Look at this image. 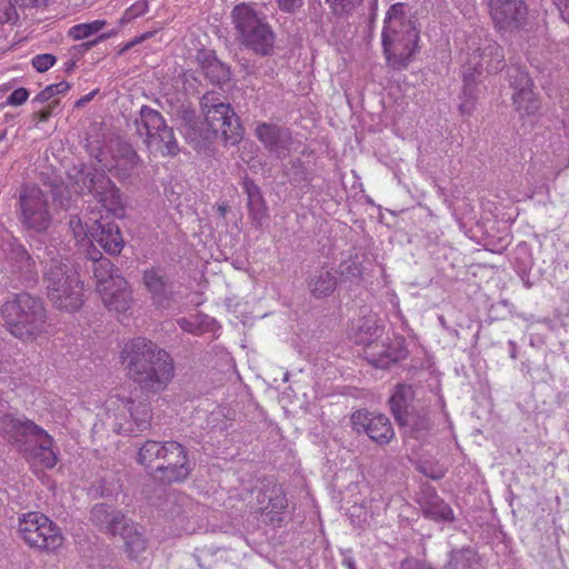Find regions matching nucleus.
<instances>
[{"label":"nucleus","mask_w":569,"mask_h":569,"mask_svg":"<svg viewBox=\"0 0 569 569\" xmlns=\"http://www.w3.org/2000/svg\"><path fill=\"white\" fill-rule=\"evenodd\" d=\"M339 273L342 278L347 280H356L361 278L362 276V266L358 261V258H350L348 260L342 261L339 264Z\"/></svg>","instance_id":"nucleus-40"},{"label":"nucleus","mask_w":569,"mask_h":569,"mask_svg":"<svg viewBox=\"0 0 569 569\" xmlns=\"http://www.w3.org/2000/svg\"><path fill=\"white\" fill-rule=\"evenodd\" d=\"M365 352L368 361L380 369H386L390 365L405 359L407 356V351L401 341H397L393 345L373 343L369 348H366Z\"/></svg>","instance_id":"nucleus-25"},{"label":"nucleus","mask_w":569,"mask_h":569,"mask_svg":"<svg viewBox=\"0 0 569 569\" xmlns=\"http://www.w3.org/2000/svg\"><path fill=\"white\" fill-rule=\"evenodd\" d=\"M382 331V327L378 325L377 316L369 313L353 323L350 336L355 343L369 348L381 336Z\"/></svg>","instance_id":"nucleus-28"},{"label":"nucleus","mask_w":569,"mask_h":569,"mask_svg":"<svg viewBox=\"0 0 569 569\" xmlns=\"http://www.w3.org/2000/svg\"><path fill=\"white\" fill-rule=\"evenodd\" d=\"M28 97L29 92L26 88H18L7 98V103L10 106H20L27 101Z\"/></svg>","instance_id":"nucleus-47"},{"label":"nucleus","mask_w":569,"mask_h":569,"mask_svg":"<svg viewBox=\"0 0 569 569\" xmlns=\"http://www.w3.org/2000/svg\"><path fill=\"white\" fill-rule=\"evenodd\" d=\"M351 422L357 432H365L379 445L389 443L395 436L391 422L385 415L359 410L352 413Z\"/></svg>","instance_id":"nucleus-17"},{"label":"nucleus","mask_w":569,"mask_h":569,"mask_svg":"<svg viewBox=\"0 0 569 569\" xmlns=\"http://www.w3.org/2000/svg\"><path fill=\"white\" fill-rule=\"evenodd\" d=\"M16 16L14 4L11 0H0V23L9 22Z\"/></svg>","instance_id":"nucleus-45"},{"label":"nucleus","mask_w":569,"mask_h":569,"mask_svg":"<svg viewBox=\"0 0 569 569\" xmlns=\"http://www.w3.org/2000/svg\"><path fill=\"white\" fill-rule=\"evenodd\" d=\"M415 392L411 386L397 385L389 399L390 410L397 422L408 421V416L415 411Z\"/></svg>","instance_id":"nucleus-29"},{"label":"nucleus","mask_w":569,"mask_h":569,"mask_svg":"<svg viewBox=\"0 0 569 569\" xmlns=\"http://www.w3.org/2000/svg\"><path fill=\"white\" fill-rule=\"evenodd\" d=\"M177 323L179 325V327L183 330V331H187V332H193L194 329H196V326L194 323L187 319V318H180L177 320Z\"/></svg>","instance_id":"nucleus-54"},{"label":"nucleus","mask_w":569,"mask_h":569,"mask_svg":"<svg viewBox=\"0 0 569 569\" xmlns=\"http://www.w3.org/2000/svg\"><path fill=\"white\" fill-rule=\"evenodd\" d=\"M243 191L247 194L249 217L256 228H261L268 220V208L262 197L261 189L254 181L246 177L242 181Z\"/></svg>","instance_id":"nucleus-26"},{"label":"nucleus","mask_w":569,"mask_h":569,"mask_svg":"<svg viewBox=\"0 0 569 569\" xmlns=\"http://www.w3.org/2000/svg\"><path fill=\"white\" fill-rule=\"evenodd\" d=\"M400 569H435L429 563L416 559V558H407L401 561Z\"/></svg>","instance_id":"nucleus-48"},{"label":"nucleus","mask_w":569,"mask_h":569,"mask_svg":"<svg viewBox=\"0 0 569 569\" xmlns=\"http://www.w3.org/2000/svg\"><path fill=\"white\" fill-rule=\"evenodd\" d=\"M12 271L26 287L38 283L39 274L34 259L21 243H12L9 252Z\"/></svg>","instance_id":"nucleus-21"},{"label":"nucleus","mask_w":569,"mask_h":569,"mask_svg":"<svg viewBox=\"0 0 569 569\" xmlns=\"http://www.w3.org/2000/svg\"><path fill=\"white\" fill-rule=\"evenodd\" d=\"M489 9L495 26L505 31L519 29L527 18V6L523 0L489 1Z\"/></svg>","instance_id":"nucleus-18"},{"label":"nucleus","mask_w":569,"mask_h":569,"mask_svg":"<svg viewBox=\"0 0 569 569\" xmlns=\"http://www.w3.org/2000/svg\"><path fill=\"white\" fill-rule=\"evenodd\" d=\"M468 59L462 66L463 101L459 104L461 114L470 116L475 110L477 83L483 70L498 72L505 68V54L502 48L490 38L472 40L468 47Z\"/></svg>","instance_id":"nucleus-3"},{"label":"nucleus","mask_w":569,"mask_h":569,"mask_svg":"<svg viewBox=\"0 0 569 569\" xmlns=\"http://www.w3.org/2000/svg\"><path fill=\"white\" fill-rule=\"evenodd\" d=\"M257 501L263 513L270 515L272 523L281 521L280 515L288 506L286 493L281 486L272 483L258 492Z\"/></svg>","instance_id":"nucleus-23"},{"label":"nucleus","mask_w":569,"mask_h":569,"mask_svg":"<svg viewBox=\"0 0 569 569\" xmlns=\"http://www.w3.org/2000/svg\"><path fill=\"white\" fill-rule=\"evenodd\" d=\"M510 86L513 88L512 102L521 114H535L540 108V101L532 90L533 82L529 74L518 67L508 69Z\"/></svg>","instance_id":"nucleus-15"},{"label":"nucleus","mask_w":569,"mask_h":569,"mask_svg":"<svg viewBox=\"0 0 569 569\" xmlns=\"http://www.w3.org/2000/svg\"><path fill=\"white\" fill-rule=\"evenodd\" d=\"M152 36L151 32H146L143 33L142 36L140 37H136L133 40L129 41L128 43L124 44V47L120 50V54L124 53L126 51H128L129 49H131L133 46L142 42L143 40L150 38Z\"/></svg>","instance_id":"nucleus-52"},{"label":"nucleus","mask_w":569,"mask_h":569,"mask_svg":"<svg viewBox=\"0 0 569 569\" xmlns=\"http://www.w3.org/2000/svg\"><path fill=\"white\" fill-rule=\"evenodd\" d=\"M74 66V62H70L69 66L67 67V71L71 70Z\"/></svg>","instance_id":"nucleus-61"},{"label":"nucleus","mask_w":569,"mask_h":569,"mask_svg":"<svg viewBox=\"0 0 569 569\" xmlns=\"http://www.w3.org/2000/svg\"><path fill=\"white\" fill-rule=\"evenodd\" d=\"M163 461L156 468V477L171 483L183 481L191 472L186 448L177 441L147 440L139 449L137 461L146 467Z\"/></svg>","instance_id":"nucleus-6"},{"label":"nucleus","mask_w":569,"mask_h":569,"mask_svg":"<svg viewBox=\"0 0 569 569\" xmlns=\"http://www.w3.org/2000/svg\"><path fill=\"white\" fill-rule=\"evenodd\" d=\"M94 278L97 279V288L102 287L104 282H111L113 278L121 277L118 270L108 258L98 259L91 267Z\"/></svg>","instance_id":"nucleus-37"},{"label":"nucleus","mask_w":569,"mask_h":569,"mask_svg":"<svg viewBox=\"0 0 569 569\" xmlns=\"http://www.w3.org/2000/svg\"><path fill=\"white\" fill-rule=\"evenodd\" d=\"M147 11L148 0H138L124 11L120 22L129 23L132 20L143 16Z\"/></svg>","instance_id":"nucleus-43"},{"label":"nucleus","mask_w":569,"mask_h":569,"mask_svg":"<svg viewBox=\"0 0 569 569\" xmlns=\"http://www.w3.org/2000/svg\"><path fill=\"white\" fill-rule=\"evenodd\" d=\"M98 292L109 311L122 313L132 306V291L123 277H116L111 282H104L102 287H98Z\"/></svg>","instance_id":"nucleus-20"},{"label":"nucleus","mask_w":569,"mask_h":569,"mask_svg":"<svg viewBox=\"0 0 569 569\" xmlns=\"http://www.w3.org/2000/svg\"><path fill=\"white\" fill-rule=\"evenodd\" d=\"M18 531L30 548L41 551H54L63 542L60 528L40 512L30 511L21 515Z\"/></svg>","instance_id":"nucleus-13"},{"label":"nucleus","mask_w":569,"mask_h":569,"mask_svg":"<svg viewBox=\"0 0 569 569\" xmlns=\"http://www.w3.org/2000/svg\"><path fill=\"white\" fill-rule=\"evenodd\" d=\"M70 89V83L67 81H61L59 83L47 86L41 92L37 94V97L32 100V103L39 102L43 103L50 100L52 97L59 93H64Z\"/></svg>","instance_id":"nucleus-41"},{"label":"nucleus","mask_w":569,"mask_h":569,"mask_svg":"<svg viewBox=\"0 0 569 569\" xmlns=\"http://www.w3.org/2000/svg\"><path fill=\"white\" fill-rule=\"evenodd\" d=\"M236 40L240 46L266 57L273 53L274 33L263 16L247 3L237 4L231 12Z\"/></svg>","instance_id":"nucleus-7"},{"label":"nucleus","mask_w":569,"mask_h":569,"mask_svg":"<svg viewBox=\"0 0 569 569\" xmlns=\"http://www.w3.org/2000/svg\"><path fill=\"white\" fill-rule=\"evenodd\" d=\"M52 110H53V104H49L44 109L40 110L38 112L39 121H42V122L47 121L51 117Z\"/></svg>","instance_id":"nucleus-55"},{"label":"nucleus","mask_w":569,"mask_h":569,"mask_svg":"<svg viewBox=\"0 0 569 569\" xmlns=\"http://www.w3.org/2000/svg\"><path fill=\"white\" fill-rule=\"evenodd\" d=\"M134 127L137 134L149 150L160 152L162 156L178 154L179 146L173 130L167 126L158 110L142 106L139 116L134 119Z\"/></svg>","instance_id":"nucleus-10"},{"label":"nucleus","mask_w":569,"mask_h":569,"mask_svg":"<svg viewBox=\"0 0 569 569\" xmlns=\"http://www.w3.org/2000/svg\"><path fill=\"white\" fill-rule=\"evenodd\" d=\"M122 409L116 418L114 431L127 436H138L151 426L152 412L147 401L122 399Z\"/></svg>","instance_id":"nucleus-14"},{"label":"nucleus","mask_w":569,"mask_h":569,"mask_svg":"<svg viewBox=\"0 0 569 569\" xmlns=\"http://www.w3.org/2000/svg\"><path fill=\"white\" fill-rule=\"evenodd\" d=\"M79 191L91 193L94 199L114 216L121 217L124 211L122 196L114 182L104 173L94 168L82 166L74 169L71 176Z\"/></svg>","instance_id":"nucleus-11"},{"label":"nucleus","mask_w":569,"mask_h":569,"mask_svg":"<svg viewBox=\"0 0 569 569\" xmlns=\"http://www.w3.org/2000/svg\"><path fill=\"white\" fill-rule=\"evenodd\" d=\"M92 230V239L109 254H119L123 248V238L116 222H99Z\"/></svg>","instance_id":"nucleus-27"},{"label":"nucleus","mask_w":569,"mask_h":569,"mask_svg":"<svg viewBox=\"0 0 569 569\" xmlns=\"http://www.w3.org/2000/svg\"><path fill=\"white\" fill-rule=\"evenodd\" d=\"M93 94H94V92L89 93L88 96H86L84 98H82V99L78 102V104H80V103H82V102H87V101H89V100L92 98V96H93Z\"/></svg>","instance_id":"nucleus-58"},{"label":"nucleus","mask_w":569,"mask_h":569,"mask_svg":"<svg viewBox=\"0 0 569 569\" xmlns=\"http://www.w3.org/2000/svg\"><path fill=\"white\" fill-rule=\"evenodd\" d=\"M114 34V32H104V33H100L98 34L94 39L92 40H88L87 42H83L80 47L83 49V50H89L91 49L92 47H94L96 44H98L99 42L101 41H104L107 39H109L110 37H112Z\"/></svg>","instance_id":"nucleus-50"},{"label":"nucleus","mask_w":569,"mask_h":569,"mask_svg":"<svg viewBox=\"0 0 569 569\" xmlns=\"http://www.w3.org/2000/svg\"><path fill=\"white\" fill-rule=\"evenodd\" d=\"M142 281L158 308L168 309L171 306L174 300L173 282L163 269L150 268L144 270Z\"/></svg>","instance_id":"nucleus-19"},{"label":"nucleus","mask_w":569,"mask_h":569,"mask_svg":"<svg viewBox=\"0 0 569 569\" xmlns=\"http://www.w3.org/2000/svg\"><path fill=\"white\" fill-rule=\"evenodd\" d=\"M277 2L281 11L289 13L295 12L303 4V0H277Z\"/></svg>","instance_id":"nucleus-49"},{"label":"nucleus","mask_w":569,"mask_h":569,"mask_svg":"<svg viewBox=\"0 0 569 569\" xmlns=\"http://www.w3.org/2000/svg\"><path fill=\"white\" fill-rule=\"evenodd\" d=\"M120 361L128 378L147 392L157 393L164 390L174 376L171 356L143 337L123 345Z\"/></svg>","instance_id":"nucleus-1"},{"label":"nucleus","mask_w":569,"mask_h":569,"mask_svg":"<svg viewBox=\"0 0 569 569\" xmlns=\"http://www.w3.org/2000/svg\"><path fill=\"white\" fill-rule=\"evenodd\" d=\"M43 283L54 308L72 313L83 305V282L68 259L51 258L44 267Z\"/></svg>","instance_id":"nucleus-4"},{"label":"nucleus","mask_w":569,"mask_h":569,"mask_svg":"<svg viewBox=\"0 0 569 569\" xmlns=\"http://www.w3.org/2000/svg\"><path fill=\"white\" fill-rule=\"evenodd\" d=\"M226 212H227V207H226V206H220V207H219V213H220V216L224 217Z\"/></svg>","instance_id":"nucleus-59"},{"label":"nucleus","mask_w":569,"mask_h":569,"mask_svg":"<svg viewBox=\"0 0 569 569\" xmlns=\"http://www.w3.org/2000/svg\"><path fill=\"white\" fill-rule=\"evenodd\" d=\"M398 423L401 427L408 428L416 437H418L420 432H426L431 428L430 418L426 413H417L416 411H412V413L408 416V421Z\"/></svg>","instance_id":"nucleus-39"},{"label":"nucleus","mask_w":569,"mask_h":569,"mask_svg":"<svg viewBox=\"0 0 569 569\" xmlns=\"http://www.w3.org/2000/svg\"><path fill=\"white\" fill-rule=\"evenodd\" d=\"M69 228L76 239H81L87 234L86 227L78 216H71L69 219Z\"/></svg>","instance_id":"nucleus-46"},{"label":"nucleus","mask_w":569,"mask_h":569,"mask_svg":"<svg viewBox=\"0 0 569 569\" xmlns=\"http://www.w3.org/2000/svg\"><path fill=\"white\" fill-rule=\"evenodd\" d=\"M525 284H526V287H527V288H530V287H531V283H530L528 280H527V281H525Z\"/></svg>","instance_id":"nucleus-62"},{"label":"nucleus","mask_w":569,"mask_h":569,"mask_svg":"<svg viewBox=\"0 0 569 569\" xmlns=\"http://www.w3.org/2000/svg\"><path fill=\"white\" fill-rule=\"evenodd\" d=\"M17 199V218L22 229L44 233L53 220L48 194L34 184H23Z\"/></svg>","instance_id":"nucleus-9"},{"label":"nucleus","mask_w":569,"mask_h":569,"mask_svg":"<svg viewBox=\"0 0 569 569\" xmlns=\"http://www.w3.org/2000/svg\"><path fill=\"white\" fill-rule=\"evenodd\" d=\"M87 257H88V259L91 260L92 264L96 263L98 261V259L103 258L102 253L99 250H97L96 248L89 249L87 251Z\"/></svg>","instance_id":"nucleus-56"},{"label":"nucleus","mask_w":569,"mask_h":569,"mask_svg":"<svg viewBox=\"0 0 569 569\" xmlns=\"http://www.w3.org/2000/svg\"><path fill=\"white\" fill-rule=\"evenodd\" d=\"M197 61L202 73L212 84L222 87L231 80L230 67L220 61L213 51L200 50L197 53Z\"/></svg>","instance_id":"nucleus-24"},{"label":"nucleus","mask_w":569,"mask_h":569,"mask_svg":"<svg viewBox=\"0 0 569 569\" xmlns=\"http://www.w3.org/2000/svg\"><path fill=\"white\" fill-rule=\"evenodd\" d=\"M11 423L12 438L23 457L31 463L52 469L58 462L53 438L32 420L14 419Z\"/></svg>","instance_id":"nucleus-8"},{"label":"nucleus","mask_w":569,"mask_h":569,"mask_svg":"<svg viewBox=\"0 0 569 569\" xmlns=\"http://www.w3.org/2000/svg\"><path fill=\"white\" fill-rule=\"evenodd\" d=\"M118 536L123 539L126 552L131 559L138 558L147 549L146 538L131 520L127 522Z\"/></svg>","instance_id":"nucleus-35"},{"label":"nucleus","mask_w":569,"mask_h":569,"mask_svg":"<svg viewBox=\"0 0 569 569\" xmlns=\"http://www.w3.org/2000/svg\"><path fill=\"white\" fill-rule=\"evenodd\" d=\"M200 103L207 127L213 130L216 137L221 134L224 142L236 144L242 137V129L230 103L222 101L214 92L203 94Z\"/></svg>","instance_id":"nucleus-12"},{"label":"nucleus","mask_w":569,"mask_h":569,"mask_svg":"<svg viewBox=\"0 0 569 569\" xmlns=\"http://www.w3.org/2000/svg\"><path fill=\"white\" fill-rule=\"evenodd\" d=\"M347 565H348V568H349V569H356L355 563H353V561H352V560H348V561H347Z\"/></svg>","instance_id":"nucleus-60"},{"label":"nucleus","mask_w":569,"mask_h":569,"mask_svg":"<svg viewBox=\"0 0 569 569\" xmlns=\"http://www.w3.org/2000/svg\"><path fill=\"white\" fill-rule=\"evenodd\" d=\"M562 19L569 23V0H553Z\"/></svg>","instance_id":"nucleus-51"},{"label":"nucleus","mask_w":569,"mask_h":569,"mask_svg":"<svg viewBox=\"0 0 569 569\" xmlns=\"http://www.w3.org/2000/svg\"><path fill=\"white\" fill-rule=\"evenodd\" d=\"M14 6L19 7H39L47 4L49 0H11Z\"/></svg>","instance_id":"nucleus-53"},{"label":"nucleus","mask_w":569,"mask_h":569,"mask_svg":"<svg viewBox=\"0 0 569 569\" xmlns=\"http://www.w3.org/2000/svg\"><path fill=\"white\" fill-rule=\"evenodd\" d=\"M107 24L104 20L79 23L69 29V37L73 40H84L98 34Z\"/></svg>","instance_id":"nucleus-38"},{"label":"nucleus","mask_w":569,"mask_h":569,"mask_svg":"<svg viewBox=\"0 0 569 569\" xmlns=\"http://www.w3.org/2000/svg\"><path fill=\"white\" fill-rule=\"evenodd\" d=\"M116 146L117 152L114 154L112 169L117 171L119 177L127 178L138 167L140 157L132 146L127 142H117Z\"/></svg>","instance_id":"nucleus-33"},{"label":"nucleus","mask_w":569,"mask_h":569,"mask_svg":"<svg viewBox=\"0 0 569 569\" xmlns=\"http://www.w3.org/2000/svg\"><path fill=\"white\" fill-rule=\"evenodd\" d=\"M90 519L101 531L118 536L122 528L130 520L121 510L114 509L107 503H97L91 509Z\"/></svg>","instance_id":"nucleus-22"},{"label":"nucleus","mask_w":569,"mask_h":569,"mask_svg":"<svg viewBox=\"0 0 569 569\" xmlns=\"http://www.w3.org/2000/svg\"><path fill=\"white\" fill-rule=\"evenodd\" d=\"M181 131L187 142L196 150L206 149L217 138L213 130L209 129L207 123L199 119H188Z\"/></svg>","instance_id":"nucleus-30"},{"label":"nucleus","mask_w":569,"mask_h":569,"mask_svg":"<svg viewBox=\"0 0 569 569\" xmlns=\"http://www.w3.org/2000/svg\"><path fill=\"white\" fill-rule=\"evenodd\" d=\"M117 142L120 140H110L109 142L99 139L88 140L87 150L91 158H94L102 169L112 170L114 164V154L117 152Z\"/></svg>","instance_id":"nucleus-34"},{"label":"nucleus","mask_w":569,"mask_h":569,"mask_svg":"<svg viewBox=\"0 0 569 569\" xmlns=\"http://www.w3.org/2000/svg\"><path fill=\"white\" fill-rule=\"evenodd\" d=\"M420 507L426 518L436 521H453L455 515L451 507L435 491L426 493L420 500Z\"/></svg>","instance_id":"nucleus-32"},{"label":"nucleus","mask_w":569,"mask_h":569,"mask_svg":"<svg viewBox=\"0 0 569 569\" xmlns=\"http://www.w3.org/2000/svg\"><path fill=\"white\" fill-rule=\"evenodd\" d=\"M409 13L408 4L397 2L385 18L382 47L389 66L396 70L407 68L418 47L419 32Z\"/></svg>","instance_id":"nucleus-2"},{"label":"nucleus","mask_w":569,"mask_h":569,"mask_svg":"<svg viewBox=\"0 0 569 569\" xmlns=\"http://www.w3.org/2000/svg\"><path fill=\"white\" fill-rule=\"evenodd\" d=\"M1 317L12 336L28 341L36 339L44 330L47 310L40 298L21 292L2 305Z\"/></svg>","instance_id":"nucleus-5"},{"label":"nucleus","mask_w":569,"mask_h":569,"mask_svg":"<svg viewBox=\"0 0 569 569\" xmlns=\"http://www.w3.org/2000/svg\"><path fill=\"white\" fill-rule=\"evenodd\" d=\"M508 346H509V350H510V358L511 359H517V357H518L517 343L513 340H509L508 341Z\"/></svg>","instance_id":"nucleus-57"},{"label":"nucleus","mask_w":569,"mask_h":569,"mask_svg":"<svg viewBox=\"0 0 569 569\" xmlns=\"http://www.w3.org/2000/svg\"><path fill=\"white\" fill-rule=\"evenodd\" d=\"M308 290L317 299L330 296L337 287V278L326 267L313 270L307 279Z\"/></svg>","instance_id":"nucleus-31"},{"label":"nucleus","mask_w":569,"mask_h":569,"mask_svg":"<svg viewBox=\"0 0 569 569\" xmlns=\"http://www.w3.org/2000/svg\"><path fill=\"white\" fill-rule=\"evenodd\" d=\"M477 553L471 547L456 549L450 552L449 569H473Z\"/></svg>","instance_id":"nucleus-36"},{"label":"nucleus","mask_w":569,"mask_h":569,"mask_svg":"<svg viewBox=\"0 0 569 569\" xmlns=\"http://www.w3.org/2000/svg\"><path fill=\"white\" fill-rule=\"evenodd\" d=\"M362 0H326L333 14L343 17L350 14Z\"/></svg>","instance_id":"nucleus-42"},{"label":"nucleus","mask_w":569,"mask_h":569,"mask_svg":"<svg viewBox=\"0 0 569 569\" xmlns=\"http://www.w3.org/2000/svg\"><path fill=\"white\" fill-rule=\"evenodd\" d=\"M56 60L53 54L42 53L34 56L31 62L37 71L44 72L54 64Z\"/></svg>","instance_id":"nucleus-44"},{"label":"nucleus","mask_w":569,"mask_h":569,"mask_svg":"<svg viewBox=\"0 0 569 569\" xmlns=\"http://www.w3.org/2000/svg\"><path fill=\"white\" fill-rule=\"evenodd\" d=\"M257 139L277 159H284L292 150L295 139L291 130L276 123L261 122L254 130Z\"/></svg>","instance_id":"nucleus-16"}]
</instances>
